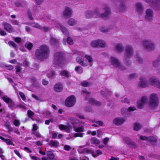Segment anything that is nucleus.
I'll use <instances>...</instances> for the list:
<instances>
[{
    "instance_id": "obj_17",
    "label": "nucleus",
    "mask_w": 160,
    "mask_h": 160,
    "mask_svg": "<svg viewBox=\"0 0 160 160\" xmlns=\"http://www.w3.org/2000/svg\"><path fill=\"white\" fill-rule=\"evenodd\" d=\"M63 89V87L62 84L60 82L56 83L54 85V90L57 92H60Z\"/></svg>"
},
{
    "instance_id": "obj_54",
    "label": "nucleus",
    "mask_w": 160,
    "mask_h": 160,
    "mask_svg": "<svg viewBox=\"0 0 160 160\" xmlns=\"http://www.w3.org/2000/svg\"><path fill=\"white\" fill-rule=\"evenodd\" d=\"M64 149L66 151H69L72 149V148L69 145H66L64 147Z\"/></svg>"
},
{
    "instance_id": "obj_61",
    "label": "nucleus",
    "mask_w": 160,
    "mask_h": 160,
    "mask_svg": "<svg viewBox=\"0 0 160 160\" xmlns=\"http://www.w3.org/2000/svg\"><path fill=\"white\" fill-rule=\"evenodd\" d=\"M141 139L143 140H148V137L145 136H140Z\"/></svg>"
},
{
    "instance_id": "obj_16",
    "label": "nucleus",
    "mask_w": 160,
    "mask_h": 160,
    "mask_svg": "<svg viewBox=\"0 0 160 160\" xmlns=\"http://www.w3.org/2000/svg\"><path fill=\"white\" fill-rule=\"evenodd\" d=\"M72 13V11L70 8L68 7H66L64 12L63 15L65 17L68 18L71 16Z\"/></svg>"
},
{
    "instance_id": "obj_45",
    "label": "nucleus",
    "mask_w": 160,
    "mask_h": 160,
    "mask_svg": "<svg viewBox=\"0 0 160 160\" xmlns=\"http://www.w3.org/2000/svg\"><path fill=\"white\" fill-rule=\"evenodd\" d=\"M85 58L88 60V62L89 63H91L93 61L92 58L90 56L88 55H86Z\"/></svg>"
},
{
    "instance_id": "obj_55",
    "label": "nucleus",
    "mask_w": 160,
    "mask_h": 160,
    "mask_svg": "<svg viewBox=\"0 0 160 160\" xmlns=\"http://www.w3.org/2000/svg\"><path fill=\"white\" fill-rule=\"evenodd\" d=\"M19 94L22 99L25 101L26 100V97L24 94L21 92H19Z\"/></svg>"
},
{
    "instance_id": "obj_43",
    "label": "nucleus",
    "mask_w": 160,
    "mask_h": 160,
    "mask_svg": "<svg viewBox=\"0 0 160 160\" xmlns=\"http://www.w3.org/2000/svg\"><path fill=\"white\" fill-rule=\"evenodd\" d=\"M91 45L93 47H98V40L92 41V42Z\"/></svg>"
},
{
    "instance_id": "obj_19",
    "label": "nucleus",
    "mask_w": 160,
    "mask_h": 160,
    "mask_svg": "<svg viewBox=\"0 0 160 160\" xmlns=\"http://www.w3.org/2000/svg\"><path fill=\"white\" fill-rule=\"evenodd\" d=\"M115 50L118 53H121L123 51V48L122 43H118L115 48Z\"/></svg>"
},
{
    "instance_id": "obj_53",
    "label": "nucleus",
    "mask_w": 160,
    "mask_h": 160,
    "mask_svg": "<svg viewBox=\"0 0 160 160\" xmlns=\"http://www.w3.org/2000/svg\"><path fill=\"white\" fill-rule=\"evenodd\" d=\"M48 75L49 77L54 78L55 74L54 72L52 71Z\"/></svg>"
},
{
    "instance_id": "obj_3",
    "label": "nucleus",
    "mask_w": 160,
    "mask_h": 160,
    "mask_svg": "<svg viewBox=\"0 0 160 160\" xmlns=\"http://www.w3.org/2000/svg\"><path fill=\"white\" fill-rule=\"evenodd\" d=\"M63 53L61 52H56L54 54V63L58 66H61L64 63Z\"/></svg>"
},
{
    "instance_id": "obj_4",
    "label": "nucleus",
    "mask_w": 160,
    "mask_h": 160,
    "mask_svg": "<svg viewBox=\"0 0 160 160\" xmlns=\"http://www.w3.org/2000/svg\"><path fill=\"white\" fill-rule=\"evenodd\" d=\"M103 10V12L102 11H101V12L98 9L96 10L95 12L99 17L101 18L107 17L111 13L110 9L107 5H104Z\"/></svg>"
},
{
    "instance_id": "obj_41",
    "label": "nucleus",
    "mask_w": 160,
    "mask_h": 160,
    "mask_svg": "<svg viewBox=\"0 0 160 160\" xmlns=\"http://www.w3.org/2000/svg\"><path fill=\"white\" fill-rule=\"evenodd\" d=\"M160 61V56L159 57L157 60L153 62V65L155 67H157L158 65V62Z\"/></svg>"
},
{
    "instance_id": "obj_49",
    "label": "nucleus",
    "mask_w": 160,
    "mask_h": 160,
    "mask_svg": "<svg viewBox=\"0 0 160 160\" xmlns=\"http://www.w3.org/2000/svg\"><path fill=\"white\" fill-rule=\"evenodd\" d=\"M97 154H94L93 153L92 154V156L93 157H95L99 155L102 154V152L99 150H97L96 151Z\"/></svg>"
},
{
    "instance_id": "obj_42",
    "label": "nucleus",
    "mask_w": 160,
    "mask_h": 160,
    "mask_svg": "<svg viewBox=\"0 0 160 160\" xmlns=\"http://www.w3.org/2000/svg\"><path fill=\"white\" fill-rule=\"evenodd\" d=\"M92 122L96 123L99 126H102L103 125V122L100 121H97L94 120L92 121Z\"/></svg>"
},
{
    "instance_id": "obj_34",
    "label": "nucleus",
    "mask_w": 160,
    "mask_h": 160,
    "mask_svg": "<svg viewBox=\"0 0 160 160\" xmlns=\"http://www.w3.org/2000/svg\"><path fill=\"white\" fill-rule=\"evenodd\" d=\"M60 74L62 76H65L67 78L70 76L69 73L65 70L61 71L60 73Z\"/></svg>"
},
{
    "instance_id": "obj_33",
    "label": "nucleus",
    "mask_w": 160,
    "mask_h": 160,
    "mask_svg": "<svg viewBox=\"0 0 160 160\" xmlns=\"http://www.w3.org/2000/svg\"><path fill=\"white\" fill-rule=\"evenodd\" d=\"M2 99L6 103L8 104L12 102V100L7 96H4L2 97Z\"/></svg>"
},
{
    "instance_id": "obj_25",
    "label": "nucleus",
    "mask_w": 160,
    "mask_h": 160,
    "mask_svg": "<svg viewBox=\"0 0 160 160\" xmlns=\"http://www.w3.org/2000/svg\"><path fill=\"white\" fill-rule=\"evenodd\" d=\"M134 126V130L136 131H139L142 127L141 124L138 122L135 123Z\"/></svg>"
},
{
    "instance_id": "obj_27",
    "label": "nucleus",
    "mask_w": 160,
    "mask_h": 160,
    "mask_svg": "<svg viewBox=\"0 0 160 160\" xmlns=\"http://www.w3.org/2000/svg\"><path fill=\"white\" fill-rule=\"evenodd\" d=\"M25 47L27 48L29 51L31 50L33 46L32 43L29 42H27L24 45Z\"/></svg>"
},
{
    "instance_id": "obj_57",
    "label": "nucleus",
    "mask_w": 160,
    "mask_h": 160,
    "mask_svg": "<svg viewBox=\"0 0 160 160\" xmlns=\"http://www.w3.org/2000/svg\"><path fill=\"white\" fill-rule=\"evenodd\" d=\"M28 16L29 18L31 20H33V18L32 17V15L31 12L30 10H28Z\"/></svg>"
},
{
    "instance_id": "obj_44",
    "label": "nucleus",
    "mask_w": 160,
    "mask_h": 160,
    "mask_svg": "<svg viewBox=\"0 0 160 160\" xmlns=\"http://www.w3.org/2000/svg\"><path fill=\"white\" fill-rule=\"evenodd\" d=\"M31 24L32 26L33 27L40 29H42V28L41 26L37 23H32Z\"/></svg>"
},
{
    "instance_id": "obj_24",
    "label": "nucleus",
    "mask_w": 160,
    "mask_h": 160,
    "mask_svg": "<svg viewBox=\"0 0 160 160\" xmlns=\"http://www.w3.org/2000/svg\"><path fill=\"white\" fill-rule=\"evenodd\" d=\"M91 143L92 144L98 145L100 143V141L95 137L92 138L91 139Z\"/></svg>"
},
{
    "instance_id": "obj_5",
    "label": "nucleus",
    "mask_w": 160,
    "mask_h": 160,
    "mask_svg": "<svg viewBox=\"0 0 160 160\" xmlns=\"http://www.w3.org/2000/svg\"><path fill=\"white\" fill-rule=\"evenodd\" d=\"M133 50L132 47L131 46L127 45L125 48V53L124 56V58H130L133 54Z\"/></svg>"
},
{
    "instance_id": "obj_15",
    "label": "nucleus",
    "mask_w": 160,
    "mask_h": 160,
    "mask_svg": "<svg viewBox=\"0 0 160 160\" xmlns=\"http://www.w3.org/2000/svg\"><path fill=\"white\" fill-rule=\"evenodd\" d=\"M125 121V120L122 118H117L114 119L113 123L118 126L121 125Z\"/></svg>"
},
{
    "instance_id": "obj_58",
    "label": "nucleus",
    "mask_w": 160,
    "mask_h": 160,
    "mask_svg": "<svg viewBox=\"0 0 160 160\" xmlns=\"http://www.w3.org/2000/svg\"><path fill=\"white\" fill-rule=\"evenodd\" d=\"M83 134L81 133H75L74 135V137H83Z\"/></svg>"
},
{
    "instance_id": "obj_2",
    "label": "nucleus",
    "mask_w": 160,
    "mask_h": 160,
    "mask_svg": "<svg viewBox=\"0 0 160 160\" xmlns=\"http://www.w3.org/2000/svg\"><path fill=\"white\" fill-rule=\"evenodd\" d=\"M159 99L158 95L155 93L151 94L148 105V107L152 109L157 108L158 105Z\"/></svg>"
},
{
    "instance_id": "obj_36",
    "label": "nucleus",
    "mask_w": 160,
    "mask_h": 160,
    "mask_svg": "<svg viewBox=\"0 0 160 160\" xmlns=\"http://www.w3.org/2000/svg\"><path fill=\"white\" fill-rule=\"evenodd\" d=\"M130 58H124L125 64L127 67H130L131 65V62L129 60Z\"/></svg>"
},
{
    "instance_id": "obj_51",
    "label": "nucleus",
    "mask_w": 160,
    "mask_h": 160,
    "mask_svg": "<svg viewBox=\"0 0 160 160\" xmlns=\"http://www.w3.org/2000/svg\"><path fill=\"white\" fill-rule=\"evenodd\" d=\"M27 113L28 117L29 118L32 117L34 115V112L30 110H28V111Z\"/></svg>"
},
{
    "instance_id": "obj_52",
    "label": "nucleus",
    "mask_w": 160,
    "mask_h": 160,
    "mask_svg": "<svg viewBox=\"0 0 160 160\" xmlns=\"http://www.w3.org/2000/svg\"><path fill=\"white\" fill-rule=\"evenodd\" d=\"M15 68L16 69V73H18V72H20L22 70V68L20 66H17Z\"/></svg>"
},
{
    "instance_id": "obj_20",
    "label": "nucleus",
    "mask_w": 160,
    "mask_h": 160,
    "mask_svg": "<svg viewBox=\"0 0 160 160\" xmlns=\"http://www.w3.org/2000/svg\"><path fill=\"white\" fill-rule=\"evenodd\" d=\"M89 103L92 105L100 106L101 105V102L97 101L94 98H91L89 99Z\"/></svg>"
},
{
    "instance_id": "obj_8",
    "label": "nucleus",
    "mask_w": 160,
    "mask_h": 160,
    "mask_svg": "<svg viewBox=\"0 0 160 160\" xmlns=\"http://www.w3.org/2000/svg\"><path fill=\"white\" fill-rule=\"evenodd\" d=\"M147 2H149L151 6L153 7L156 10H159L160 8V0H146Z\"/></svg>"
},
{
    "instance_id": "obj_35",
    "label": "nucleus",
    "mask_w": 160,
    "mask_h": 160,
    "mask_svg": "<svg viewBox=\"0 0 160 160\" xmlns=\"http://www.w3.org/2000/svg\"><path fill=\"white\" fill-rule=\"evenodd\" d=\"M80 153H92V155L93 151L87 148H85L83 149L82 152H79Z\"/></svg>"
},
{
    "instance_id": "obj_23",
    "label": "nucleus",
    "mask_w": 160,
    "mask_h": 160,
    "mask_svg": "<svg viewBox=\"0 0 160 160\" xmlns=\"http://www.w3.org/2000/svg\"><path fill=\"white\" fill-rule=\"evenodd\" d=\"M47 155L50 160H56L55 159V155L54 153L51 151H48L47 152Z\"/></svg>"
},
{
    "instance_id": "obj_46",
    "label": "nucleus",
    "mask_w": 160,
    "mask_h": 160,
    "mask_svg": "<svg viewBox=\"0 0 160 160\" xmlns=\"http://www.w3.org/2000/svg\"><path fill=\"white\" fill-rule=\"evenodd\" d=\"M138 76L136 73H132L129 75L128 78L130 79H132L137 77Z\"/></svg>"
},
{
    "instance_id": "obj_12",
    "label": "nucleus",
    "mask_w": 160,
    "mask_h": 160,
    "mask_svg": "<svg viewBox=\"0 0 160 160\" xmlns=\"http://www.w3.org/2000/svg\"><path fill=\"white\" fill-rule=\"evenodd\" d=\"M146 15L145 17L146 20L151 21L153 19V13L152 10L150 9H148L146 11Z\"/></svg>"
},
{
    "instance_id": "obj_13",
    "label": "nucleus",
    "mask_w": 160,
    "mask_h": 160,
    "mask_svg": "<svg viewBox=\"0 0 160 160\" xmlns=\"http://www.w3.org/2000/svg\"><path fill=\"white\" fill-rule=\"evenodd\" d=\"M2 25L4 27V29L7 32L9 33H12L15 31L14 28L10 24L4 22L2 23Z\"/></svg>"
},
{
    "instance_id": "obj_60",
    "label": "nucleus",
    "mask_w": 160,
    "mask_h": 160,
    "mask_svg": "<svg viewBox=\"0 0 160 160\" xmlns=\"http://www.w3.org/2000/svg\"><path fill=\"white\" fill-rule=\"evenodd\" d=\"M127 111H128V110L127 109L125 108H122L121 110V112L122 114L123 115H125V113Z\"/></svg>"
},
{
    "instance_id": "obj_30",
    "label": "nucleus",
    "mask_w": 160,
    "mask_h": 160,
    "mask_svg": "<svg viewBox=\"0 0 160 160\" xmlns=\"http://www.w3.org/2000/svg\"><path fill=\"white\" fill-rule=\"evenodd\" d=\"M60 29L61 30L62 32L66 36L69 35V32L66 29V28L63 26H60Z\"/></svg>"
},
{
    "instance_id": "obj_18",
    "label": "nucleus",
    "mask_w": 160,
    "mask_h": 160,
    "mask_svg": "<svg viewBox=\"0 0 160 160\" xmlns=\"http://www.w3.org/2000/svg\"><path fill=\"white\" fill-rule=\"evenodd\" d=\"M136 10L139 13H141L144 10V8L142 4L140 2H138L136 4Z\"/></svg>"
},
{
    "instance_id": "obj_37",
    "label": "nucleus",
    "mask_w": 160,
    "mask_h": 160,
    "mask_svg": "<svg viewBox=\"0 0 160 160\" xmlns=\"http://www.w3.org/2000/svg\"><path fill=\"white\" fill-rule=\"evenodd\" d=\"M59 128L61 130H67L69 129V126L62 124L59 125Z\"/></svg>"
},
{
    "instance_id": "obj_29",
    "label": "nucleus",
    "mask_w": 160,
    "mask_h": 160,
    "mask_svg": "<svg viewBox=\"0 0 160 160\" xmlns=\"http://www.w3.org/2000/svg\"><path fill=\"white\" fill-rule=\"evenodd\" d=\"M98 47H100L101 48H103L106 46V43L105 42L102 40H98Z\"/></svg>"
},
{
    "instance_id": "obj_11",
    "label": "nucleus",
    "mask_w": 160,
    "mask_h": 160,
    "mask_svg": "<svg viewBox=\"0 0 160 160\" xmlns=\"http://www.w3.org/2000/svg\"><path fill=\"white\" fill-rule=\"evenodd\" d=\"M149 81L151 85L154 86L157 88H160V81L156 77H152L150 78Z\"/></svg>"
},
{
    "instance_id": "obj_14",
    "label": "nucleus",
    "mask_w": 160,
    "mask_h": 160,
    "mask_svg": "<svg viewBox=\"0 0 160 160\" xmlns=\"http://www.w3.org/2000/svg\"><path fill=\"white\" fill-rule=\"evenodd\" d=\"M138 86L139 87L142 88H146L148 86V84L147 80L145 78H140V81L138 84Z\"/></svg>"
},
{
    "instance_id": "obj_6",
    "label": "nucleus",
    "mask_w": 160,
    "mask_h": 160,
    "mask_svg": "<svg viewBox=\"0 0 160 160\" xmlns=\"http://www.w3.org/2000/svg\"><path fill=\"white\" fill-rule=\"evenodd\" d=\"M111 62L112 65L122 70H125L126 69V68L122 66L119 62L118 60L114 57H112L111 58Z\"/></svg>"
},
{
    "instance_id": "obj_56",
    "label": "nucleus",
    "mask_w": 160,
    "mask_h": 160,
    "mask_svg": "<svg viewBox=\"0 0 160 160\" xmlns=\"http://www.w3.org/2000/svg\"><path fill=\"white\" fill-rule=\"evenodd\" d=\"M8 106L11 108L12 109L13 108L15 107V105L14 102H13L12 100V102H10L8 104Z\"/></svg>"
},
{
    "instance_id": "obj_31",
    "label": "nucleus",
    "mask_w": 160,
    "mask_h": 160,
    "mask_svg": "<svg viewBox=\"0 0 160 160\" xmlns=\"http://www.w3.org/2000/svg\"><path fill=\"white\" fill-rule=\"evenodd\" d=\"M50 42L51 44L55 45L58 44L59 42L58 40L53 38H51Z\"/></svg>"
},
{
    "instance_id": "obj_9",
    "label": "nucleus",
    "mask_w": 160,
    "mask_h": 160,
    "mask_svg": "<svg viewBox=\"0 0 160 160\" xmlns=\"http://www.w3.org/2000/svg\"><path fill=\"white\" fill-rule=\"evenodd\" d=\"M142 43L144 47L149 50H153L155 49L154 43L150 41H145Z\"/></svg>"
},
{
    "instance_id": "obj_32",
    "label": "nucleus",
    "mask_w": 160,
    "mask_h": 160,
    "mask_svg": "<svg viewBox=\"0 0 160 160\" xmlns=\"http://www.w3.org/2000/svg\"><path fill=\"white\" fill-rule=\"evenodd\" d=\"M68 24L70 26H74L76 24L77 22L73 18L69 19L68 21Z\"/></svg>"
},
{
    "instance_id": "obj_48",
    "label": "nucleus",
    "mask_w": 160,
    "mask_h": 160,
    "mask_svg": "<svg viewBox=\"0 0 160 160\" xmlns=\"http://www.w3.org/2000/svg\"><path fill=\"white\" fill-rule=\"evenodd\" d=\"M74 130L76 132H81L84 131V128L82 127H79L75 129Z\"/></svg>"
},
{
    "instance_id": "obj_50",
    "label": "nucleus",
    "mask_w": 160,
    "mask_h": 160,
    "mask_svg": "<svg viewBox=\"0 0 160 160\" xmlns=\"http://www.w3.org/2000/svg\"><path fill=\"white\" fill-rule=\"evenodd\" d=\"M124 140L126 142V143L128 145L130 142L132 141L130 138L128 137H125L123 138Z\"/></svg>"
},
{
    "instance_id": "obj_64",
    "label": "nucleus",
    "mask_w": 160,
    "mask_h": 160,
    "mask_svg": "<svg viewBox=\"0 0 160 160\" xmlns=\"http://www.w3.org/2000/svg\"><path fill=\"white\" fill-rule=\"evenodd\" d=\"M5 142L8 144L12 145V141L9 139H6Z\"/></svg>"
},
{
    "instance_id": "obj_22",
    "label": "nucleus",
    "mask_w": 160,
    "mask_h": 160,
    "mask_svg": "<svg viewBox=\"0 0 160 160\" xmlns=\"http://www.w3.org/2000/svg\"><path fill=\"white\" fill-rule=\"evenodd\" d=\"M148 141L150 142L153 145H155V144L157 142V139L154 137L152 136L148 137Z\"/></svg>"
},
{
    "instance_id": "obj_59",
    "label": "nucleus",
    "mask_w": 160,
    "mask_h": 160,
    "mask_svg": "<svg viewBox=\"0 0 160 160\" xmlns=\"http://www.w3.org/2000/svg\"><path fill=\"white\" fill-rule=\"evenodd\" d=\"M13 124L16 126H18L20 124V123L18 120L15 119L13 121Z\"/></svg>"
},
{
    "instance_id": "obj_63",
    "label": "nucleus",
    "mask_w": 160,
    "mask_h": 160,
    "mask_svg": "<svg viewBox=\"0 0 160 160\" xmlns=\"http://www.w3.org/2000/svg\"><path fill=\"white\" fill-rule=\"evenodd\" d=\"M14 41L17 43H20L21 41V38L19 37L15 38Z\"/></svg>"
},
{
    "instance_id": "obj_21",
    "label": "nucleus",
    "mask_w": 160,
    "mask_h": 160,
    "mask_svg": "<svg viewBox=\"0 0 160 160\" xmlns=\"http://www.w3.org/2000/svg\"><path fill=\"white\" fill-rule=\"evenodd\" d=\"M77 62L80 64L82 66L85 67L88 65V63L87 62H84L83 59H82L80 57H78L76 58Z\"/></svg>"
},
{
    "instance_id": "obj_40",
    "label": "nucleus",
    "mask_w": 160,
    "mask_h": 160,
    "mask_svg": "<svg viewBox=\"0 0 160 160\" xmlns=\"http://www.w3.org/2000/svg\"><path fill=\"white\" fill-rule=\"evenodd\" d=\"M67 41L68 44L70 45H72L73 44V41L72 38L68 37L67 39Z\"/></svg>"
},
{
    "instance_id": "obj_47",
    "label": "nucleus",
    "mask_w": 160,
    "mask_h": 160,
    "mask_svg": "<svg viewBox=\"0 0 160 160\" xmlns=\"http://www.w3.org/2000/svg\"><path fill=\"white\" fill-rule=\"evenodd\" d=\"M128 145H129L130 147L133 148H135L137 146V144L132 141Z\"/></svg>"
},
{
    "instance_id": "obj_1",
    "label": "nucleus",
    "mask_w": 160,
    "mask_h": 160,
    "mask_svg": "<svg viewBox=\"0 0 160 160\" xmlns=\"http://www.w3.org/2000/svg\"><path fill=\"white\" fill-rule=\"evenodd\" d=\"M49 54L50 49L49 47L44 45L41 46L39 49L36 50L35 55L36 59L42 61L48 58Z\"/></svg>"
},
{
    "instance_id": "obj_62",
    "label": "nucleus",
    "mask_w": 160,
    "mask_h": 160,
    "mask_svg": "<svg viewBox=\"0 0 160 160\" xmlns=\"http://www.w3.org/2000/svg\"><path fill=\"white\" fill-rule=\"evenodd\" d=\"M100 31L102 32H105L108 31V29L104 27H102L100 29Z\"/></svg>"
},
{
    "instance_id": "obj_10",
    "label": "nucleus",
    "mask_w": 160,
    "mask_h": 160,
    "mask_svg": "<svg viewBox=\"0 0 160 160\" xmlns=\"http://www.w3.org/2000/svg\"><path fill=\"white\" fill-rule=\"evenodd\" d=\"M148 98L146 96H143L141 98L140 100L138 101V107L139 109L142 108L145 104L148 102Z\"/></svg>"
},
{
    "instance_id": "obj_28",
    "label": "nucleus",
    "mask_w": 160,
    "mask_h": 160,
    "mask_svg": "<svg viewBox=\"0 0 160 160\" xmlns=\"http://www.w3.org/2000/svg\"><path fill=\"white\" fill-rule=\"evenodd\" d=\"M94 15V13L91 11H87L86 12L85 16L87 18H90L92 17Z\"/></svg>"
},
{
    "instance_id": "obj_38",
    "label": "nucleus",
    "mask_w": 160,
    "mask_h": 160,
    "mask_svg": "<svg viewBox=\"0 0 160 160\" xmlns=\"http://www.w3.org/2000/svg\"><path fill=\"white\" fill-rule=\"evenodd\" d=\"M81 84L83 87H88L91 85L90 83L87 81L82 82H81Z\"/></svg>"
},
{
    "instance_id": "obj_26",
    "label": "nucleus",
    "mask_w": 160,
    "mask_h": 160,
    "mask_svg": "<svg viewBox=\"0 0 160 160\" xmlns=\"http://www.w3.org/2000/svg\"><path fill=\"white\" fill-rule=\"evenodd\" d=\"M49 145L51 147H56L59 146V143L57 141H54L53 140L51 141L49 143Z\"/></svg>"
},
{
    "instance_id": "obj_39",
    "label": "nucleus",
    "mask_w": 160,
    "mask_h": 160,
    "mask_svg": "<svg viewBox=\"0 0 160 160\" xmlns=\"http://www.w3.org/2000/svg\"><path fill=\"white\" fill-rule=\"evenodd\" d=\"M8 43L10 46H12L15 48L18 47L17 45L13 41H10L8 42Z\"/></svg>"
},
{
    "instance_id": "obj_7",
    "label": "nucleus",
    "mask_w": 160,
    "mask_h": 160,
    "mask_svg": "<svg viewBox=\"0 0 160 160\" xmlns=\"http://www.w3.org/2000/svg\"><path fill=\"white\" fill-rule=\"evenodd\" d=\"M76 99L73 95L68 97L66 100V105L68 107H71L73 106L75 103Z\"/></svg>"
}]
</instances>
